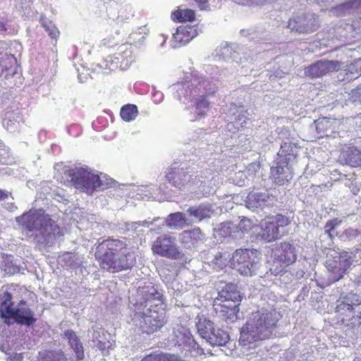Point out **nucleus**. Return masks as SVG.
Here are the masks:
<instances>
[{
    "instance_id": "obj_1",
    "label": "nucleus",
    "mask_w": 361,
    "mask_h": 361,
    "mask_svg": "<svg viewBox=\"0 0 361 361\" xmlns=\"http://www.w3.org/2000/svg\"><path fill=\"white\" fill-rule=\"evenodd\" d=\"M94 257L100 268L111 273L128 270L135 263L134 254L127 243L111 238L97 245Z\"/></svg>"
},
{
    "instance_id": "obj_2",
    "label": "nucleus",
    "mask_w": 361,
    "mask_h": 361,
    "mask_svg": "<svg viewBox=\"0 0 361 361\" xmlns=\"http://www.w3.org/2000/svg\"><path fill=\"white\" fill-rule=\"evenodd\" d=\"M279 321L275 310H258L252 313L242 326L239 343L247 346L257 341L269 339L273 334Z\"/></svg>"
},
{
    "instance_id": "obj_3",
    "label": "nucleus",
    "mask_w": 361,
    "mask_h": 361,
    "mask_svg": "<svg viewBox=\"0 0 361 361\" xmlns=\"http://www.w3.org/2000/svg\"><path fill=\"white\" fill-rule=\"evenodd\" d=\"M0 318L7 325L17 323L30 326L34 324L37 318L25 300H20L13 307L12 294L5 291L0 294Z\"/></svg>"
},
{
    "instance_id": "obj_4",
    "label": "nucleus",
    "mask_w": 361,
    "mask_h": 361,
    "mask_svg": "<svg viewBox=\"0 0 361 361\" xmlns=\"http://www.w3.org/2000/svg\"><path fill=\"white\" fill-rule=\"evenodd\" d=\"M361 304V300L354 293H350L336 300L335 308L337 323L352 329L361 325V311L355 314V308Z\"/></svg>"
},
{
    "instance_id": "obj_5",
    "label": "nucleus",
    "mask_w": 361,
    "mask_h": 361,
    "mask_svg": "<svg viewBox=\"0 0 361 361\" xmlns=\"http://www.w3.org/2000/svg\"><path fill=\"white\" fill-rule=\"evenodd\" d=\"M131 321L139 333L147 335L160 331L167 323L165 310H145L135 312Z\"/></svg>"
},
{
    "instance_id": "obj_6",
    "label": "nucleus",
    "mask_w": 361,
    "mask_h": 361,
    "mask_svg": "<svg viewBox=\"0 0 361 361\" xmlns=\"http://www.w3.org/2000/svg\"><path fill=\"white\" fill-rule=\"evenodd\" d=\"M241 298L239 291L222 290L214 302L216 317L224 322L233 323L238 319Z\"/></svg>"
},
{
    "instance_id": "obj_7",
    "label": "nucleus",
    "mask_w": 361,
    "mask_h": 361,
    "mask_svg": "<svg viewBox=\"0 0 361 361\" xmlns=\"http://www.w3.org/2000/svg\"><path fill=\"white\" fill-rule=\"evenodd\" d=\"M67 180L77 190L86 192L104 190L100 176L87 167H75L64 172Z\"/></svg>"
},
{
    "instance_id": "obj_8",
    "label": "nucleus",
    "mask_w": 361,
    "mask_h": 361,
    "mask_svg": "<svg viewBox=\"0 0 361 361\" xmlns=\"http://www.w3.org/2000/svg\"><path fill=\"white\" fill-rule=\"evenodd\" d=\"M138 302L137 307L139 311L145 310H165L164 295L152 284L139 287L137 290Z\"/></svg>"
},
{
    "instance_id": "obj_9",
    "label": "nucleus",
    "mask_w": 361,
    "mask_h": 361,
    "mask_svg": "<svg viewBox=\"0 0 361 361\" xmlns=\"http://www.w3.org/2000/svg\"><path fill=\"white\" fill-rule=\"evenodd\" d=\"M290 224V219L281 214L267 216L261 222L262 238L267 242L277 240L282 235L284 228Z\"/></svg>"
},
{
    "instance_id": "obj_10",
    "label": "nucleus",
    "mask_w": 361,
    "mask_h": 361,
    "mask_svg": "<svg viewBox=\"0 0 361 361\" xmlns=\"http://www.w3.org/2000/svg\"><path fill=\"white\" fill-rule=\"evenodd\" d=\"M154 254L171 259H178L183 256L176 244V238L168 235H162L156 238L152 245Z\"/></svg>"
},
{
    "instance_id": "obj_11",
    "label": "nucleus",
    "mask_w": 361,
    "mask_h": 361,
    "mask_svg": "<svg viewBox=\"0 0 361 361\" xmlns=\"http://www.w3.org/2000/svg\"><path fill=\"white\" fill-rule=\"evenodd\" d=\"M256 256L248 249H238L232 256L231 264L243 275L251 276L256 269Z\"/></svg>"
},
{
    "instance_id": "obj_12",
    "label": "nucleus",
    "mask_w": 361,
    "mask_h": 361,
    "mask_svg": "<svg viewBox=\"0 0 361 361\" xmlns=\"http://www.w3.org/2000/svg\"><path fill=\"white\" fill-rule=\"evenodd\" d=\"M343 63L337 60H319L304 69L306 77L310 79L322 78L342 68Z\"/></svg>"
},
{
    "instance_id": "obj_13",
    "label": "nucleus",
    "mask_w": 361,
    "mask_h": 361,
    "mask_svg": "<svg viewBox=\"0 0 361 361\" xmlns=\"http://www.w3.org/2000/svg\"><path fill=\"white\" fill-rule=\"evenodd\" d=\"M47 214L44 212L30 209L16 218L23 229L27 231H40Z\"/></svg>"
},
{
    "instance_id": "obj_14",
    "label": "nucleus",
    "mask_w": 361,
    "mask_h": 361,
    "mask_svg": "<svg viewBox=\"0 0 361 361\" xmlns=\"http://www.w3.org/2000/svg\"><path fill=\"white\" fill-rule=\"evenodd\" d=\"M296 259L295 249L293 245L288 242H283L280 243L275 250V259L274 263L276 268L274 269L276 273H280L283 271L285 266H288L293 263Z\"/></svg>"
},
{
    "instance_id": "obj_15",
    "label": "nucleus",
    "mask_w": 361,
    "mask_h": 361,
    "mask_svg": "<svg viewBox=\"0 0 361 361\" xmlns=\"http://www.w3.org/2000/svg\"><path fill=\"white\" fill-rule=\"evenodd\" d=\"M271 177L276 184L284 185L293 178L291 166L286 161H278L271 168Z\"/></svg>"
},
{
    "instance_id": "obj_16",
    "label": "nucleus",
    "mask_w": 361,
    "mask_h": 361,
    "mask_svg": "<svg viewBox=\"0 0 361 361\" xmlns=\"http://www.w3.org/2000/svg\"><path fill=\"white\" fill-rule=\"evenodd\" d=\"M316 129L319 137H334L338 135V122L335 119L323 117L315 121Z\"/></svg>"
},
{
    "instance_id": "obj_17",
    "label": "nucleus",
    "mask_w": 361,
    "mask_h": 361,
    "mask_svg": "<svg viewBox=\"0 0 361 361\" xmlns=\"http://www.w3.org/2000/svg\"><path fill=\"white\" fill-rule=\"evenodd\" d=\"M288 27L299 33H311L317 30L319 24L314 18H298L290 19L288 21Z\"/></svg>"
},
{
    "instance_id": "obj_18",
    "label": "nucleus",
    "mask_w": 361,
    "mask_h": 361,
    "mask_svg": "<svg viewBox=\"0 0 361 361\" xmlns=\"http://www.w3.org/2000/svg\"><path fill=\"white\" fill-rule=\"evenodd\" d=\"M39 233L47 241L63 235V229L49 214H47Z\"/></svg>"
},
{
    "instance_id": "obj_19",
    "label": "nucleus",
    "mask_w": 361,
    "mask_h": 361,
    "mask_svg": "<svg viewBox=\"0 0 361 361\" xmlns=\"http://www.w3.org/2000/svg\"><path fill=\"white\" fill-rule=\"evenodd\" d=\"M341 161L351 167L361 166V151L354 146L343 149L339 156Z\"/></svg>"
},
{
    "instance_id": "obj_20",
    "label": "nucleus",
    "mask_w": 361,
    "mask_h": 361,
    "mask_svg": "<svg viewBox=\"0 0 361 361\" xmlns=\"http://www.w3.org/2000/svg\"><path fill=\"white\" fill-rule=\"evenodd\" d=\"M180 243L187 248H191L203 241V234L200 228L183 231L180 233Z\"/></svg>"
},
{
    "instance_id": "obj_21",
    "label": "nucleus",
    "mask_w": 361,
    "mask_h": 361,
    "mask_svg": "<svg viewBox=\"0 0 361 361\" xmlns=\"http://www.w3.org/2000/svg\"><path fill=\"white\" fill-rule=\"evenodd\" d=\"M64 335L68 339V343L75 353V358H72L71 361L83 360L85 358L83 345L75 332L73 330H67L64 332Z\"/></svg>"
},
{
    "instance_id": "obj_22",
    "label": "nucleus",
    "mask_w": 361,
    "mask_h": 361,
    "mask_svg": "<svg viewBox=\"0 0 361 361\" xmlns=\"http://www.w3.org/2000/svg\"><path fill=\"white\" fill-rule=\"evenodd\" d=\"M187 172L175 166H171L166 173V178L173 187L182 188L186 182Z\"/></svg>"
},
{
    "instance_id": "obj_23",
    "label": "nucleus",
    "mask_w": 361,
    "mask_h": 361,
    "mask_svg": "<svg viewBox=\"0 0 361 361\" xmlns=\"http://www.w3.org/2000/svg\"><path fill=\"white\" fill-rule=\"evenodd\" d=\"M195 36V30L191 26L180 25L173 35L175 46L180 47L188 43Z\"/></svg>"
},
{
    "instance_id": "obj_24",
    "label": "nucleus",
    "mask_w": 361,
    "mask_h": 361,
    "mask_svg": "<svg viewBox=\"0 0 361 361\" xmlns=\"http://www.w3.org/2000/svg\"><path fill=\"white\" fill-rule=\"evenodd\" d=\"M0 68L1 76L5 78L13 76L16 73L17 63L16 58L12 55H5L0 59Z\"/></svg>"
},
{
    "instance_id": "obj_25",
    "label": "nucleus",
    "mask_w": 361,
    "mask_h": 361,
    "mask_svg": "<svg viewBox=\"0 0 361 361\" xmlns=\"http://www.w3.org/2000/svg\"><path fill=\"white\" fill-rule=\"evenodd\" d=\"M37 361H68V357L61 349L45 350L39 353Z\"/></svg>"
},
{
    "instance_id": "obj_26",
    "label": "nucleus",
    "mask_w": 361,
    "mask_h": 361,
    "mask_svg": "<svg viewBox=\"0 0 361 361\" xmlns=\"http://www.w3.org/2000/svg\"><path fill=\"white\" fill-rule=\"evenodd\" d=\"M267 192H250L247 196L246 203L249 208H257L265 204L269 199Z\"/></svg>"
},
{
    "instance_id": "obj_27",
    "label": "nucleus",
    "mask_w": 361,
    "mask_h": 361,
    "mask_svg": "<svg viewBox=\"0 0 361 361\" xmlns=\"http://www.w3.org/2000/svg\"><path fill=\"white\" fill-rule=\"evenodd\" d=\"M207 341L212 345H225L229 341V334L221 329H214L213 332L207 338Z\"/></svg>"
},
{
    "instance_id": "obj_28",
    "label": "nucleus",
    "mask_w": 361,
    "mask_h": 361,
    "mask_svg": "<svg viewBox=\"0 0 361 361\" xmlns=\"http://www.w3.org/2000/svg\"><path fill=\"white\" fill-rule=\"evenodd\" d=\"M171 19L175 22H193L195 20V13L192 9H180L174 11L171 13Z\"/></svg>"
},
{
    "instance_id": "obj_29",
    "label": "nucleus",
    "mask_w": 361,
    "mask_h": 361,
    "mask_svg": "<svg viewBox=\"0 0 361 361\" xmlns=\"http://www.w3.org/2000/svg\"><path fill=\"white\" fill-rule=\"evenodd\" d=\"M140 361H184L175 354L164 353H152L144 357Z\"/></svg>"
},
{
    "instance_id": "obj_30",
    "label": "nucleus",
    "mask_w": 361,
    "mask_h": 361,
    "mask_svg": "<svg viewBox=\"0 0 361 361\" xmlns=\"http://www.w3.org/2000/svg\"><path fill=\"white\" fill-rule=\"evenodd\" d=\"M280 155L283 157V159L280 161H286L288 164L291 159L296 158L297 156V145L295 143L288 142L281 145L280 149Z\"/></svg>"
},
{
    "instance_id": "obj_31",
    "label": "nucleus",
    "mask_w": 361,
    "mask_h": 361,
    "mask_svg": "<svg viewBox=\"0 0 361 361\" xmlns=\"http://www.w3.org/2000/svg\"><path fill=\"white\" fill-rule=\"evenodd\" d=\"M166 226L173 228H182L186 224V219L181 212L171 214L166 221Z\"/></svg>"
},
{
    "instance_id": "obj_32",
    "label": "nucleus",
    "mask_w": 361,
    "mask_h": 361,
    "mask_svg": "<svg viewBox=\"0 0 361 361\" xmlns=\"http://www.w3.org/2000/svg\"><path fill=\"white\" fill-rule=\"evenodd\" d=\"M197 327L200 335L205 339L211 335L215 329L214 324L206 318L200 319L197 324Z\"/></svg>"
},
{
    "instance_id": "obj_33",
    "label": "nucleus",
    "mask_w": 361,
    "mask_h": 361,
    "mask_svg": "<svg viewBox=\"0 0 361 361\" xmlns=\"http://www.w3.org/2000/svg\"><path fill=\"white\" fill-rule=\"evenodd\" d=\"M138 110L135 104H126L121 109L120 116L121 118L126 122H130L135 119L137 116Z\"/></svg>"
},
{
    "instance_id": "obj_34",
    "label": "nucleus",
    "mask_w": 361,
    "mask_h": 361,
    "mask_svg": "<svg viewBox=\"0 0 361 361\" xmlns=\"http://www.w3.org/2000/svg\"><path fill=\"white\" fill-rule=\"evenodd\" d=\"M209 106L210 104L206 96L202 95L197 98L195 101L194 106L197 110H199L200 111L197 112L196 118L204 117L207 114V111L209 109Z\"/></svg>"
},
{
    "instance_id": "obj_35",
    "label": "nucleus",
    "mask_w": 361,
    "mask_h": 361,
    "mask_svg": "<svg viewBox=\"0 0 361 361\" xmlns=\"http://www.w3.org/2000/svg\"><path fill=\"white\" fill-rule=\"evenodd\" d=\"M361 8V0H349L346 2L340 4L334 7V10L340 13H345L350 10H355Z\"/></svg>"
},
{
    "instance_id": "obj_36",
    "label": "nucleus",
    "mask_w": 361,
    "mask_h": 361,
    "mask_svg": "<svg viewBox=\"0 0 361 361\" xmlns=\"http://www.w3.org/2000/svg\"><path fill=\"white\" fill-rule=\"evenodd\" d=\"M345 71L347 75H350L355 78L361 75V58L355 59L348 65Z\"/></svg>"
},
{
    "instance_id": "obj_37",
    "label": "nucleus",
    "mask_w": 361,
    "mask_h": 361,
    "mask_svg": "<svg viewBox=\"0 0 361 361\" xmlns=\"http://www.w3.org/2000/svg\"><path fill=\"white\" fill-rule=\"evenodd\" d=\"M188 212L191 216H193L200 221L208 216V210L206 207L202 206L190 207L188 209Z\"/></svg>"
},
{
    "instance_id": "obj_38",
    "label": "nucleus",
    "mask_w": 361,
    "mask_h": 361,
    "mask_svg": "<svg viewBox=\"0 0 361 361\" xmlns=\"http://www.w3.org/2000/svg\"><path fill=\"white\" fill-rule=\"evenodd\" d=\"M342 222V220L335 218L332 220L328 221L325 226V233H327L331 238L332 237L333 231L339 226Z\"/></svg>"
},
{
    "instance_id": "obj_39",
    "label": "nucleus",
    "mask_w": 361,
    "mask_h": 361,
    "mask_svg": "<svg viewBox=\"0 0 361 361\" xmlns=\"http://www.w3.org/2000/svg\"><path fill=\"white\" fill-rule=\"evenodd\" d=\"M96 345L103 354L108 353L109 350L112 348L111 342L106 338L98 339Z\"/></svg>"
},
{
    "instance_id": "obj_40",
    "label": "nucleus",
    "mask_w": 361,
    "mask_h": 361,
    "mask_svg": "<svg viewBox=\"0 0 361 361\" xmlns=\"http://www.w3.org/2000/svg\"><path fill=\"white\" fill-rule=\"evenodd\" d=\"M43 27L48 32L51 38L54 39H57L59 35V31L57 27L54 24H52L51 22H49V23H44Z\"/></svg>"
},
{
    "instance_id": "obj_41",
    "label": "nucleus",
    "mask_w": 361,
    "mask_h": 361,
    "mask_svg": "<svg viewBox=\"0 0 361 361\" xmlns=\"http://www.w3.org/2000/svg\"><path fill=\"white\" fill-rule=\"evenodd\" d=\"M238 227L242 232H247L252 228V225L250 219L244 218L240 220Z\"/></svg>"
},
{
    "instance_id": "obj_42",
    "label": "nucleus",
    "mask_w": 361,
    "mask_h": 361,
    "mask_svg": "<svg viewBox=\"0 0 361 361\" xmlns=\"http://www.w3.org/2000/svg\"><path fill=\"white\" fill-rule=\"evenodd\" d=\"M346 268H341V267H334L332 269V272L335 274L334 276V281H337L343 278L344 274H345Z\"/></svg>"
},
{
    "instance_id": "obj_43",
    "label": "nucleus",
    "mask_w": 361,
    "mask_h": 361,
    "mask_svg": "<svg viewBox=\"0 0 361 361\" xmlns=\"http://www.w3.org/2000/svg\"><path fill=\"white\" fill-rule=\"evenodd\" d=\"M200 10H207L209 8V0H193Z\"/></svg>"
},
{
    "instance_id": "obj_44",
    "label": "nucleus",
    "mask_w": 361,
    "mask_h": 361,
    "mask_svg": "<svg viewBox=\"0 0 361 361\" xmlns=\"http://www.w3.org/2000/svg\"><path fill=\"white\" fill-rule=\"evenodd\" d=\"M9 196H11V192L0 189V202L7 200Z\"/></svg>"
},
{
    "instance_id": "obj_45",
    "label": "nucleus",
    "mask_w": 361,
    "mask_h": 361,
    "mask_svg": "<svg viewBox=\"0 0 361 361\" xmlns=\"http://www.w3.org/2000/svg\"><path fill=\"white\" fill-rule=\"evenodd\" d=\"M23 356L22 353H15L8 357V361H23Z\"/></svg>"
},
{
    "instance_id": "obj_46",
    "label": "nucleus",
    "mask_w": 361,
    "mask_h": 361,
    "mask_svg": "<svg viewBox=\"0 0 361 361\" xmlns=\"http://www.w3.org/2000/svg\"><path fill=\"white\" fill-rule=\"evenodd\" d=\"M6 30V27L4 26V25L1 24L0 25V30Z\"/></svg>"
},
{
    "instance_id": "obj_47",
    "label": "nucleus",
    "mask_w": 361,
    "mask_h": 361,
    "mask_svg": "<svg viewBox=\"0 0 361 361\" xmlns=\"http://www.w3.org/2000/svg\"><path fill=\"white\" fill-rule=\"evenodd\" d=\"M198 350H200V354H204V350L202 348H198Z\"/></svg>"
},
{
    "instance_id": "obj_48",
    "label": "nucleus",
    "mask_w": 361,
    "mask_h": 361,
    "mask_svg": "<svg viewBox=\"0 0 361 361\" xmlns=\"http://www.w3.org/2000/svg\"><path fill=\"white\" fill-rule=\"evenodd\" d=\"M359 190H359L358 188H357V189H356V190L353 192V193H354L355 195H356V194L358 192V191H359Z\"/></svg>"
}]
</instances>
